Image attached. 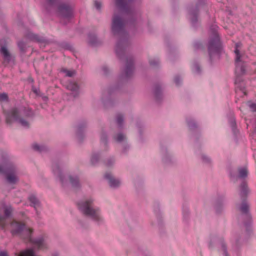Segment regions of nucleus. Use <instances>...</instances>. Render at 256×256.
<instances>
[{"label":"nucleus","instance_id":"obj_1","mask_svg":"<svg viewBox=\"0 0 256 256\" xmlns=\"http://www.w3.org/2000/svg\"><path fill=\"white\" fill-rule=\"evenodd\" d=\"M125 26V22L120 16L114 14L113 16L111 31L114 36H120L116 46V53L120 60L125 58L124 66L121 69L118 78L120 82L122 83L126 82L132 78L135 69L134 57L130 55L125 56L126 48L130 44Z\"/></svg>","mask_w":256,"mask_h":256},{"label":"nucleus","instance_id":"obj_2","mask_svg":"<svg viewBox=\"0 0 256 256\" xmlns=\"http://www.w3.org/2000/svg\"><path fill=\"white\" fill-rule=\"evenodd\" d=\"M4 114L6 124H10L14 121L26 128H30L28 120L32 119L35 116V113L31 108L24 106L14 107L4 111Z\"/></svg>","mask_w":256,"mask_h":256},{"label":"nucleus","instance_id":"obj_3","mask_svg":"<svg viewBox=\"0 0 256 256\" xmlns=\"http://www.w3.org/2000/svg\"><path fill=\"white\" fill-rule=\"evenodd\" d=\"M94 200L90 198L81 200L76 202L80 212L86 216L90 218L98 226L104 224V220L101 214L100 208L94 207Z\"/></svg>","mask_w":256,"mask_h":256},{"label":"nucleus","instance_id":"obj_4","mask_svg":"<svg viewBox=\"0 0 256 256\" xmlns=\"http://www.w3.org/2000/svg\"><path fill=\"white\" fill-rule=\"evenodd\" d=\"M242 203L238 206V210L240 212L241 216L244 226L246 228V231L248 234H250L252 232V218L250 212V205L247 200H241Z\"/></svg>","mask_w":256,"mask_h":256},{"label":"nucleus","instance_id":"obj_5","mask_svg":"<svg viewBox=\"0 0 256 256\" xmlns=\"http://www.w3.org/2000/svg\"><path fill=\"white\" fill-rule=\"evenodd\" d=\"M134 0H115L116 4L122 10L130 16L129 19L127 20L128 24L130 27L135 28L138 22L134 16L138 14L137 10L132 7H129L127 2H131Z\"/></svg>","mask_w":256,"mask_h":256},{"label":"nucleus","instance_id":"obj_6","mask_svg":"<svg viewBox=\"0 0 256 256\" xmlns=\"http://www.w3.org/2000/svg\"><path fill=\"white\" fill-rule=\"evenodd\" d=\"M207 47L209 62L212 64L213 56L216 55L220 57L223 50L222 44L220 37L210 36L208 39Z\"/></svg>","mask_w":256,"mask_h":256},{"label":"nucleus","instance_id":"obj_7","mask_svg":"<svg viewBox=\"0 0 256 256\" xmlns=\"http://www.w3.org/2000/svg\"><path fill=\"white\" fill-rule=\"evenodd\" d=\"M0 173L6 176V182L10 185L16 184L19 181V178L16 174V167L10 162H7L2 166L0 164Z\"/></svg>","mask_w":256,"mask_h":256},{"label":"nucleus","instance_id":"obj_8","mask_svg":"<svg viewBox=\"0 0 256 256\" xmlns=\"http://www.w3.org/2000/svg\"><path fill=\"white\" fill-rule=\"evenodd\" d=\"M216 246H218V250L222 256H230L224 238L216 234H212L210 235L208 248H213Z\"/></svg>","mask_w":256,"mask_h":256},{"label":"nucleus","instance_id":"obj_9","mask_svg":"<svg viewBox=\"0 0 256 256\" xmlns=\"http://www.w3.org/2000/svg\"><path fill=\"white\" fill-rule=\"evenodd\" d=\"M12 229L10 233L12 236H20L24 239L26 238V230H32L26 226L24 222H20L17 221H13L10 223Z\"/></svg>","mask_w":256,"mask_h":256},{"label":"nucleus","instance_id":"obj_10","mask_svg":"<svg viewBox=\"0 0 256 256\" xmlns=\"http://www.w3.org/2000/svg\"><path fill=\"white\" fill-rule=\"evenodd\" d=\"M56 12L59 16L66 19H70L74 16L72 7L69 4L64 2L58 5Z\"/></svg>","mask_w":256,"mask_h":256},{"label":"nucleus","instance_id":"obj_11","mask_svg":"<svg viewBox=\"0 0 256 256\" xmlns=\"http://www.w3.org/2000/svg\"><path fill=\"white\" fill-rule=\"evenodd\" d=\"M64 163L61 160H56L53 162L52 164V170L54 174L56 176L60 179L63 187L66 185V181L64 180V176L62 173L61 167L64 166Z\"/></svg>","mask_w":256,"mask_h":256},{"label":"nucleus","instance_id":"obj_12","mask_svg":"<svg viewBox=\"0 0 256 256\" xmlns=\"http://www.w3.org/2000/svg\"><path fill=\"white\" fill-rule=\"evenodd\" d=\"M206 2L204 0H198L195 7L192 6L189 8L188 12L192 16L190 22L193 26H196L198 22V16L199 9L204 6Z\"/></svg>","mask_w":256,"mask_h":256},{"label":"nucleus","instance_id":"obj_13","mask_svg":"<svg viewBox=\"0 0 256 256\" xmlns=\"http://www.w3.org/2000/svg\"><path fill=\"white\" fill-rule=\"evenodd\" d=\"M33 232L32 230H26V240L36 245L39 248H42L44 246V238L42 236H40L36 238H33L32 234Z\"/></svg>","mask_w":256,"mask_h":256},{"label":"nucleus","instance_id":"obj_14","mask_svg":"<svg viewBox=\"0 0 256 256\" xmlns=\"http://www.w3.org/2000/svg\"><path fill=\"white\" fill-rule=\"evenodd\" d=\"M250 192L247 182L243 180L239 186V195L241 200H247Z\"/></svg>","mask_w":256,"mask_h":256},{"label":"nucleus","instance_id":"obj_15","mask_svg":"<svg viewBox=\"0 0 256 256\" xmlns=\"http://www.w3.org/2000/svg\"><path fill=\"white\" fill-rule=\"evenodd\" d=\"M0 52L2 55L5 62L7 64L12 63L14 64L15 57L10 52L6 46H2L0 48Z\"/></svg>","mask_w":256,"mask_h":256},{"label":"nucleus","instance_id":"obj_16","mask_svg":"<svg viewBox=\"0 0 256 256\" xmlns=\"http://www.w3.org/2000/svg\"><path fill=\"white\" fill-rule=\"evenodd\" d=\"M68 181L72 188L75 190H80L82 188L79 176L76 174H70L68 176Z\"/></svg>","mask_w":256,"mask_h":256},{"label":"nucleus","instance_id":"obj_17","mask_svg":"<svg viewBox=\"0 0 256 256\" xmlns=\"http://www.w3.org/2000/svg\"><path fill=\"white\" fill-rule=\"evenodd\" d=\"M87 122L86 120L82 121L78 125L76 132V136L80 143H82L84 139V132L86 128Z\"/></svg>","mask_w":256,"mask_h":256},{"label":"nucleus","instance_id":"obj_18","mask_svg":"<svg viewBox=\"0 0 256 256\" xmlns=\"http://www.w3.org/2000/svg\"><path fill=\"white\" fill-rule=\"evenodd\" d=\"M104 178L108 182L109 186L112 188H117L120 186V182L119 179H116L110 173H106L104 176Z\"/></svg>","mask_w":256,"mask_h":256},{"label":"nucleus","instance_id":"obj_19","mask_svg":"<svg viewBox=\"0 0 256 256\" xmlns=\"http://www.w3.org/2000/svg\"><path fill=\"white\" fill-rule=\"evenodd\" d=\"M236 68L235 72L237 76L244 74L246 72V63L245 62H242L235 64Z\"/></svg>","mask_w":256,"mask_h":256},{"label":"nucleus","instance_id":"obj_20","mask_svg":"<svg viewBox=\"0 0 256 256\" xmlns=\"http://www.w3.org/2000/svg\"><path fill=\"white\" fill-rule=\"evenodd\" d=\"M154 94L156 100L158 102H160L162 99V92L161 85L158 83L156 84L154 86Z\"/></svg>","mask_w":256,"mask_h":256},{"label":"nucleus","instance_id":"obj_21","mask_svg":"<svg viewBox=\"0 0 256 256\" xmlns=\"http://www.w3.org/2000/svg\"><path fill=\"white\" fill-rule=\"evenodd\" d=\"M26 37L30 40L36 42L40 43H44L46 42V40L42 36L33 32H28L26 34Z\"/></svg>","mask_w":256,"mask_h":256},{"label":"nucleus","instance_id":"obj_22","mask_svg":"<svg viewBox=\"0 0 256 256\" xmlns=\"http://www.w3.org/2000/svg\"><path fill=\"white\" fill-rule=\"evenodd\" d=\"M26 37L30 40L36 42L40 43H44L46 42V40L42 36L33 32H28L26 34Z\"/></svg>","mask_w":256,"mask_h":256},{"label":"nucleus","instance_id":"obj_23","mask_svg":"<svg viewBox=\"0 0 256 256\" xmlns=\"http://www.w3.org/2000/svg\"><path fill=\"white\" fill-rule=\"evenodd\" d=\"M68 90L72 92V95L74 98L78 96L79 86L77 83L74 82H70L66 86Z\"/></svg>","mask_w":256,"mask_h":256},{"label":"nucleus","instance_id":"obj_24","mask_svg":"<svg viewBox=\"0 0 256 256\" xmlns=\"http://www.w3.org/2000/svg\"><path fill=\"white\" fill-rule=\"evenodd\" d=\"M12 208L11 206H6L4 208V216H1L0 215V226L4 228L5 224L2 223V222L4 220L5 218H9L12 216Z\"/></svg>","mask_w":256,"mask_h":256},{"label":"nucleus","instance_id":"obj_25","mask_svg":"<svg viewBox=\"0 0 256 256\" xmlns=\"http://www.w3.org/2000/svg\"><path fill=\"white\" fill-rule=\"evenodd\" d=\"M224 200V196H220L216 201L215 208L216 214H220L223 208V202Z\"/></svg>","mask_w":256,"mask_h":256},{"label":"nucleus","instance_id":"obj_26","mask_svg":"<svg viewBox=\"0 0 256 256\" xmlns=\"http://www.w3.org/2000/svg\"><path fill=\"white\" fill-rule=\"evenodd\" d=\"M28 200L30 202V206L34 207L36 210L37 208L40 205V202L38 199L34 194H32L28 197Z\"/></svg>","mask_w":256,"mask_h":256},{"label":"nucleus","instance_id":"obj_27","mask_svg":"<svg viewBox=\"0 0 256 256\" xmlns=\"http://www.w3.org/2000/svg\"><path fill=\"white\" fill-rule=\"evenodd\" d=\"M186 122L188 129L190 131H193L198 127L197 122L192 118H186Z\"/></svg>","mask_w":256,"mask_h":256},{"label":"nucleus","instance_id":"obj_28","mask_svg":"<svg viewBox=\"0 0 256 256\" xmlns=\"http://www.w3.org/2000/svg\"><path fill=\"white\" fill-rule=\"evenodd\" d=\"M162 151L163 154L162 161L165 164H170L172 162L170 156L168 154L166 148L162 147Z\"/></svg>","mask_w":256,"mask_h":256},{"label":"nucleus","instance_id":"obj_29","mask_svg":"<svg viewBox=\"0 0 256 256\" xmlns=\"http://www.w3.org/2000/svg\"><path fill=\"white\" fill-rule=\"evenodd\" d=\"M88 42L92 46H96L100 44L98 39L97 36L94 34H89L88 35Z\"/></svg>","mask_w":256,"mask_h":256},{"label":"nucleus","instance_id":"obj_30","mask_svg":"<svg viewBox=\"0 0 256 256\" xmlns=\"http://www.w3.org/2000/svg\"><path fill=\"white\" fill-rule=\"evenodd\" d=\"M32 148L35 151L39 152H46L48 150V148L44 145H39L37 144H34L32 146Z\"/></svg>","mask_w":256,"mask_h":256},{"label":"nucleus","instance_id":"obj_31","mask_svg":"<svg viewBox=\"0 0 256 256\" xmlns=\"http://www.w3.org/2000/svg\"><path fill=\"white\" fill-rule=\"evenodd\" d=\"M229 123L231 126L232 131L234 135H236L238 131L236 128V119L234 116H232L229 120Z\"/></svg>","mask_w":256,"mask_h":256},{"label":"nucleus","instance_id":"obj_32","mask_svg":"<svg viewBox=\"0 0 256 256\" xmlns=\"http://www.w3.org/2000/svg\"><path fill=\"white\" fill-rule=\"evenodd\" d=\"M100 156V152H94L90 158V163L92 165L95 166L99 162Z\"/></svg>","mask_w":256,"mask_h":256},{"label":"nucleus","instance_id":"obj_33","mask_svg":"<svg viewBox=\"0 0 256 256\" xmlns=\"http://www.w3.org/2000/svg\"><path fill=\"white\" fill-rule=\"evenodd\" d=\"M100 142L103 144L106 150L108 147V136L106 133L104 132H102L100 134Z\"/></svg>","mask_w":256,"mask_h":256},{"label":"nucleus","instance_id":"obj_34","mask_svg":"<svg viewBox=\"0 0 256 256\" xmlns=\"http://www.w3.org/2000/svg\"><path fill=\"white\" fill-rule=\"evenodd\" d=\"M114 139L116 142L120 143L122 142H124L126 141V136L122 132H120L114 136Z\"/></svg>","mask_w":256,"mask_h":256},{"label":"nucleus","instance_id":"obj_35","mask_svg":"<svg viewBox=\"0 0 256 256\" xmlns=\"http://www.w3.org/2000/svg\"><path fill=\"white\" fill-rule=\"evenodd\" d=\"M124 121V115L122 114H118L116 116V122L120 129H122L123 128Z\"/></svg>","mask_w":256,"mask_h":256},{"label":"nucleus","instance_id":"obj_36","mask_svg":"<svg viewBox=\"0 0 256 256\" xmlns=\"http://www.w3.org/2000/svg\"><path fill=\"white\" fill-rule=\"evenodd\" d=\"M58 46L60 47H61L62 48L66 50H68L70 51L74 50V48L73 46L70 43L66 42H60L58 44Z\"/></svg>","mask_w":256,"mask_h":256},{"label":"nucleus","instance_id":"obj_37","mask_svg":"<svg viewBox=\"0 0 256 256\" xmlns=\"http://www.w3.org/2000/svg\"><path fill=\"white\" fill-rule=\"evenodd\" d=\"M193 47L194 51L198 50H204V46L200 40H196L193 43Z\"/></svg>","mask_w":256,"mask_h":256},{"label":"nucleus","instance_id":"obj_38","mask_svg":"<svg viewBox=\"0 0 256 256\" xmlns=\"http://www.w3.org/2000/svg\"><path fill=\"white\" fill-rule=\"evenodd\" d=\"M238 177L240 178L244 179L248 176V171L246 168H240L238 169Z\"/></svg>","mask_w":256,"mask_h":256},{"label":"nucleus","instance_id":"obj_39","mask_svg":"<svg viewBox=\"0 0 256 256\" xmlns=\"http://www.w3.org/2000/svg\"><path fill=\"white\" fill-rule=\"evenodd\" d=\"M18 256H36L33 249H26L22 252Z\"/></svg>","mask_w":256,"mask_h":256},{"label":"nucleus","instance_id":"obj_40","mask_svg":"<svg viewBox=\"0 0 256 256\" xmlns=\"http://www.w3.org/2000/svg\"><path fill=\"white\" fill-rule=\"evenodd\" d=\"M18 46L21 54H24L26 52V44L22 40L18 42Z\"/></svg>","mask_w":256,"mask_h":256},{"label":"nucleus","instance_id":"obj_41","mask_svg":"<svg viewBox=\"0 0 256 256\" xmlns=\"http://www.w3.org/2000/svg\"><path fill=\"white\" fill-rule=\"evenodd\" d=\"M217 26L215 25H212L210 27V30L212 34L211 36H220L217 32Z\"/></svg>","mask_w":256,"mask_h":256},{"label":"nucleus","instance_id":"obj_42","mask_svg":"<svg viewBox=\"0 0 256 256\" xmlns=\"http://www.w3.org/2000/svg\"><path fill=\"white\" fill-rule=\"evenodd\" d=\"M115 160L113 157L108 158L106 161H104V164L108 167H110L114 165Z\"/></svg>","mask_w":256,"mask_h":256},{"label":"nucleus","instance_id":"obj_43","mask_svg":"<svg viewBox=\"0 0 256 256\" xmlns=\"http://www.w3.org/2000/svg\"><path fill=\"white\" fill-rule=\"evenodd\" d=\"M155 212L156 214V218H157V220H158V226L159 228L160 229L162 228V217H161L160 215L158 214V210H155Z\"/></svg>","mask_w":256,"mask_h":256},{"label":"nucleus","instance_id":"obj_44","mask_svg":"<svg viewBox=\"0 0 256 256\" xmlns=\"http://www.w3.org/2000/svg\"><path fill=\"white\" fill-rule=\"evenodd\" d=\"M149 64L152 66L157 67L159 64V60L158 58L150 59Z\"/></svg>","mask_w":256,"mask_h":256},{"label":"nucleus","instance_id":"obj_45","mask_svg":"<svg viewBox=\"0 0 256 256\" xmlns=\"http://www.w3.org/2000/svg\"><path fill=\"white\" fill-rule=\"evenodd\" d=\"M62 72L66 74V76L68 77H72L75 74L76 72L74 70H69L66 69H62Z\"/></svg>","mask_w":256,"mask_h":256},{"label":"nucleus","instance_id":"obj_46","mask_svg":"<svg viewBox=\"0 0 256 256\" xmlns=\"http://www.w3.org/2000/svg\"><path fill=\"white\" fill-rule=\"evenodd\" d=\"M247 106L250 108V110L252 112H256V104L248 101L246 103Z\"/></svg>","mask_w":256,"mask_h":256},{"label":"nucleus","instance_id":"obj_47","mask_svg":"<svg viewBox=\"0 0 256 256\" xmlns=\"http://www.w3.org/2000/svg\"><path fill=\"white\" fill-rule=\"evenodd\" d=\"M103 103L104 106L106 108L112 106L114 105L113 100L110 98L104 100Z\"/></svg>","mask_w":256,"mask_h":256},{"label":"nucleus","instance_id":"obj_48","mask_svg":"<svg viewBox=\"0 0 256 256\" xmlns=\"http://www.w3.org/2000/svg\"><path fill=\"white\" fill-rule=\"evenodd\" d=\"M202 159L204 163H205L206 164H210L211 163L210 158L204 154H202Z\"/></svg>","mask_w":256,"mask_h":256},{"label":"nucleus","instance_id":"obj_49","mask_svg":"<svg viewBox=\"0 0 256 256\" xmlns=\"http://www.w3.org/2000/svg\"><path fill=\"white\" fill-rule=\"evenodd\" d=\"M194 72L197 74H200L201 68L200 64L197 62H195L194 64Z\"/></svg>","mask_w":256,"mask_h":256},{"label":"nucleus","instance_id":"obj_50","mask_svg":"<svg viewBox=\"0 0 256 256\" xmlns=\"http://www.w3.org/2000/svg\"><path fill=\"white\" fill-rule=\"evenodd\" d=\"M94 6L98 11L100 12L101 10L102 4L98 0H94Z\"/></svg>","mask_w":256,"mask_h":256},{"label":"nucleus","instance_id":"obj_51","mask_svg":"<svg viewBox=\"0 0 256 256\" xmlns=\"http://www.w3.org/2000/svg\"><path fill=\"white\" fill-rule=\"evenodd\" d=\"M8 100V97L6 92L0 93V102H6Z\"/></svg>","mask_w":256,"mask_h":256},{"label":"nucleus","instance_id":"obj_52","mask_svg":"<svg viewBox=\"0 0 256 256\" xmlns=\"http://www.w3.org/2000/svg\"><path fill=\"white\" fill-rule=\"evenodd\" d=\"M118 86L110 87L108 89V93L109 96H111L114 92L118 90Z\"/></svg>","mask_w":256,"mask_h":256},{"label":"nucleus","instance_id":"obj_53","mask_svg":"<svg viewBox=\"0 0 256 256\" xmlns=\"http://www.w3.org/2000/svg\"><path fill=\"white\" fill-rule=\"evenodd\" d=\"M174 82L176 86H180L182 84V79L179 76H175L174 78Z\"/></svg>","mask_w":256,"mask_h":256},{"label":"nucleus","instance_id":"obj_54","mask_svg":"<svg viewBox=\"0 0 256 256\" xmlns=\"http://www.w3.org/2000/svg\"><path fill=\"white\" fill-rule=\"evenodd\" d=\"M136 126L138 128V132L140 136H142V128H143V124L140 122H138L136 123Z\"/></svg>","mask_w":256,"mask_h":256},{"label":"nucleus","instance_id":"obj_55","mask_svg":"<svg viewBox=\"0 0 256 256\" xmlns=\"http://www.w3.org/2000/svg\"><path fill=\"white\" fill-rule=\"evenodd\" d=\"M130 146L127 143V142H125L122 144V151L126 153L128 150L129 149Z\"/></svg>","mask_w":256,"mask_h":256},{"label":"nucleus","instance_id":"obj_56","mask_svg":"<svg viewBox=\"0 0 256 256\" xmlns=\"http://www.w3.org/2000/svg\"><path fill=\"white\" fill-rule=\"evenodd\" d=\"M32 90L35 94H36V95L38 96H42V95L41 94V92L39 89H38L32 86Z\"/></svg>","mask_w":256,"mask_h":256},{"label":"nucleus","instance_id":"obj_57","mask_svg":"<svg viewBox=\"0 0 256 256\" xmlns=\"http://www.w3.org/2000/svg\"><path fill=\"white\" fill-rule=\"evenodd\" d=\"M240 240L239 238H237L236 240V242H235V248L236 250H238L240 247Z\"/></svg>","mask_w":256,"mask_h":256},{"label":"nucleus","instance_id":"obj_58","mask_svg":"<svg viewBox=\"0 0 256 256\" xmlns=\"http://www.w3.org/2000/svg\"><path fill=\"white\" fill-rule=\"evenodd\" d=\"M102 71L104 72V74L107 76L109 74V70L106 66H104L102 68Z\"/></svg>","mask_w":256,"mask_h":256},{"label":"nucleus","instance_id":"obj_59","mask_svg":"<svg viewBox=\"0 0 256 256\" xmlns=\"http://www.w3.org/2000/svg\"><path fill=\"white\" fill-rule=\"evenodd\" d=\"M240 58H241L240 54H239L236 55V58L235 59V64L243 62L242 60H241Z\"/></svg>","mask_w":256,"mask_h":256},{"label":"nucleus","instance_id":"obj_60","mask_svg":"<svg viewBox=\"0 0 256 256\" xmlns=\"http://www.w3.org/2000/svg\"><path fill=\"white\" fill-rule=\"evenodd\" d=\"M58 0H47L48 4L50 6H54L56 4Z\"/></svg>","mask_w":256,"mask_h":256},{"label":"nucleus","instance_id":"obj_61","mask_svg":"<svg viewBox=\"0 0 256 256\" xmlns=\"http://www.w3.org/2000/svg\"><path fill=\"white\" fill-rule=\"evenodd\" d=\"M238 44L236 43V48H235V50H234V51L236 55H238V54H240V51L238 49Z\"/></svg>","mask_w":256,"mask_h":256},{"label":"nucleus","instance_id":"obj_62","mask_svg":"<svg viewBox=\"0 0 256 256\" xmlns=\"http://www.w3.org/2000/svg\"><path fill=\"white\" fill-rule=\"evenodd\" d=\"M0 256H9L6 252L1 251L0 252Z\"/></svg>","mask_w":256,"mask_h":256},{"label":"nucleus","instance_id":"obj_63","mask_svg":"<svg viewBox=\"0 0 256 256\" xmlns=\"http://www.w3.org/2000/svg\"><path fill=\"white\" fill-rule=\"evenodd\" d=\"M78 222L82 227L84 226V222L82 220H78Z\"/></svg>","mask_w":256,"mask_h":256},{"label":"nucleus","instance_id":"obj_64","mask_svg":"<svg viewBox=\"0 0 256 256\" xmlns=\"http://www.w3.org/2000/svg\"><path fill=\"white\" fill-rule=\"evenodd\" d=\"M42 99L44 101H46L48 100V98L46 96H43Z\"/></svg>","mask_w":256,"mask_h":256}]
</instances>
